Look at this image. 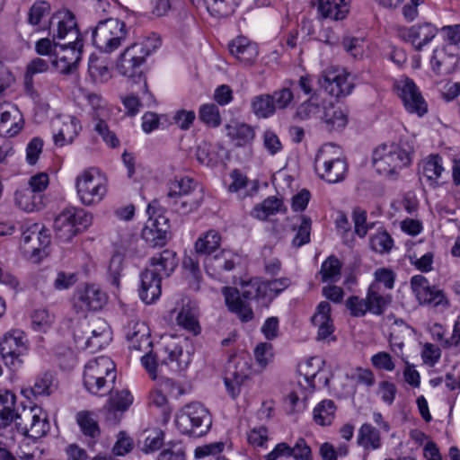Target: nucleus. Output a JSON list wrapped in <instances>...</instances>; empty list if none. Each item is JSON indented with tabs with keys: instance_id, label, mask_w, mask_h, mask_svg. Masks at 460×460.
Segmentation results:
<instances>
[{
	"instance_id": "61",
	"label": "nucleus",
	"mask_w": 460,
	"mask_h": 460,
	"mask_svg": "<svg viewBox=\"0 0 460 460\" xmlns=\"http://www.w3.org/2000/svg\"><path fill=\"white\" fill-rule=\"evenodd\" d=\"M50 13V4L46 1L35 2L29 10L28 22L31 25H39L41 20Z\"/></svg>"
},
{
	"instance_id": "47",
	"label": "nucleus",
	"mask_w": 460,
	"mask_h": 460,
	"mask_svg": "<svg viewBox=\"0 0 460 460\" xmlns=\"http://www.w3.org/2000/svg\"><path fill=\"white\" fill-rule=\"evenodd\" d=\"M220 242L219 234L215 230H209L196 241L195 250L199 254L209 255L219 247Z\"/></svg>"
},
{
	"instance_id": "3",
	"label": "nucleus",
	"mask_w": 460,
	"mask_h": 460,
	"mask_svg": "<svg viewBox=\"0 0 460 460\" xmlns=\"http://www.w3.org/2000/svg\"><path fill=\"white\" fill-rule=\"evenodd\" d=\"M178 265L176 253L164 250L150 259V266L140 275L141 286L139 296L146 304H151L161 295V279L169 277Z\"/></svg>"
},
{
	"instance_id": "34",
	"label": "nucleus",
	"mask_w": 460,
	"mask_h": 460,
	"mask_svg": "<svg viewBox=\"0 0 460 460\" xmlns=\"http://www.w3.org/2000/svg\"><path fill=\"white\" fill-rule=\"evenodd\" d=\"M312 2L317 4L318 12L323 18L342 20L349 11L350 0H313Z\"/></svg>"
},
{
	"instance_id": "29",
	"label": "nucleus",
	"mask_w": 460,
	"mask_h": 460,
	"mask_svg": "<svg viewBox=\"0 0 460 460\" xmlns=\"http://www.w3.org/2000/svg\"><path fill=\"white\" fill-rule=\"evenodd\" d=\"M240 262V257L229 250H222L220 252L209 256L205 261L207 271L212 275L221 274L223 271L234 270Z\"/></svg>"
},
{
	"instance_id": "55",
	"label": "nucleus",
	"mask_w": 460,
	"mask_h": 460,
	"mask_svg": "<svg viewBox=\"0 0 460 460\" xmlns=\"http://www.w3.org/2000/svg\"><path fill=\"white\" fill-rule=\"evenodd\" d=\"M341 264L335 256H330L321 266V275L323 282L337 281L341 277Z\"/></svg>"
},
{
	"instance_id": "58",
	"label": "nucleus",
	"mask_w": 460,
	"mask_h": 460,
	"mask_svg": "<svg viewBox=\"0 0 460 460\" xmlns=\"http://www.w3.org/2000/svg\"><path fill=\"white\" fill-rule=\"evenodd\" d=\"M55 321L54 314L45 308L35 310L31 314V323L34 330L47 332Z\"/></svg>"
},
{
	"instance_id": "27",
	"label": "nucleus",
	"mask_w": 460,
	"mask_h": 460,
	"mask_svg": "<svg viewBox=\"0 0 460 460\" xmlns=\"http://www.w3.org/2000/svg\"><path fill=\"white\" fill-rule=\"evenodd\" d=\"M456 51L452 49V47L434 50L431 66L437 75H446L455 71L459 63V58Z\"/></svg>"
},
{
	"instance_id": "42",
	"label": "nucleus",
	"mask_w": 460,
	"mask_h": 460,
	"mask_svg": "<svg viewBox=\"0 0 460 460\" xmlns=\"http://www.w3.org/2000/svg\"><path fill=\"white\" fill-rule=\"evenodd\" d=\"M203 191L199 189L189 197H178L172 202L173 210L180 215H188L196 211L203 201Z\"/></svg>"
},
{
	"instance_id": "8",
	"label": "nucleus",
	"mask_w": 460,
	"mask_h": 460,
	"mask_svg": "<svg viewBox=\"0 0 460 460\" xmlns=\"http://www.w3.org/2000/svg\"><path fill=\"white\" fill-rule=\"evenodd\" d=\"M93 223L91 213L76 208H65L54 221L57 238L70 242L77 234L87 229Z\"/></svg>"
},
{
	"instance_id": "45",
	"label": "nucleus",
	"mask_w": 460,
	"mask_h": 460,
	"mask_svg": "<svg viewBox=\"0 0 460 460\" xmlns=\"http://www.w3.org/2000/svg\"><path fill=\"white\" fill-rule=\"evenodd\" d=\"M44 232L43 226L39 224H31L27 228L22 230V234L21 238V249L23 253H31L38 251V252L41 250L36 248V245H31V241H39L40 239V234ZM43 252L41 251V253Z\"/></svg>"
},
{
	"instance_id": "50",
	"label": "nucleus",
	"mask_w": 460,
	"mask_h": 460,
	"mask_svg": "<svg viewBox=\"0 0 460 460\" xmlns=\"http://www.w3.org/2000/svg\"><path fill=\"white\" fill-rule=\"evenodd\" d=\"M76 422L84 435L96 438L100 435V429L94 414L91 411H82L76 414Z\"/></svg>"
},
{
	"instance_id": "10",
	"label": "nucleus",
	"mask_w": 460,
	"mask_h": 460,
	"mask_svg": "<svg viewBox=\"0 0 460 460\" xmlns=\"http://www.w3.org/2000/svg\"><path fill=\"white\" fill-rule=\"evenodd\" d=\"M75 187L80 200L86 206L99 203L107 191L104 180L94 169L85 170L78 175Z\"/></svg>"
},
{
	"instance_id": "28",
	"label": "nucleus",
	"mask_w": 460,
	"mask_h": 460,
	"mask_svg": "<svg viewBox=\"0 0 460 460\" xmlns=\"http://www.w3.org/2000/svg\"><path fill=\"white\" fill-rule=\"evenodd\" d=\"M199 306L196 302L183 299L182 305L176 316L179 326L191 332L193 335L200 333L201 328L199 323Z\"/></svg>"
},
{
	"instance_id": "24",
	"label": "nucleus",
	"mask_w": 460,
	"mask_h": 460,
	"mask_svg": "<svg viewBox=\"0 0 460 460\" xmlns=\"http://www.w3.org/2000/svg\"><path fill=\"white\" fill-rule=\"evenodd\" d=\"M411 287L420 303L434 305L447 304L444 293L436 287H430L428 279L422 275L413 276L411 279Z\"/></svg>"
},
{
	"instance_id": "14",
	"label": "nucleus",
	"mask_w": 460,
	"mask_h": 460,
	"mask_svg": "<svg viewBox=\"0 0 460 460\" xmlns=\"http://www.w3.org/2000/svg\"><path fill=\"white\" fill-rule=\"evenodd\" d=\"M396 88L407 111L415 113L419 117L427 113V102L412 80L402 79L396 83Z\"/></svg>"
},
{
	"instance_id": "56",
	"label": "nucleus",
	"mask_w": 460,
	"mask_h": 460,
	"mask_svg": "<svg viewBox=\"0 0 460 460\" xmlns=\"http://www.w3.org/2000/svg\"><path fill=\"white\" fill-rule=\"evenodd\" d=\"M199 118L203 123L212 128H217L221 123L219 110L217 106L213 103H207L200 106Z\"/></svg>"
},
{
	"instance_id": "15",
	"label": "nucleus",
	"mask_w": 460,
	"mask_h": 460,
	"mask_svg": "<svg viewBox=\"0 0 460 460\" xmlns=\"http://www.w3.org/2000/svg\"><path fill=\"white\" fill-rule=\"evenodd\" d=\"M77 342L82 341L84 347L93 351L101 349L111 341V330L104 319L96 318L91 326H85L83 335L75 332Z\"/></svg>"
},
{
	"instance_id": "21",
	"label": "nucleus",
	"mask_w": 460,
	"mask_h": 460,
	"mask_svg": "<svg viewBox=\"0 0 460 460\" xmlns=\"http://www.w3.org/2000/svg\"><path fill=\"white\" fill-rule=\"evenodd\" d=\"M250 372V366L244 359L234 357L228 361L224 382L233 398L240 394V386L248 378Z\"/></svg>"
},
{
	"instance_id": "39",
	"label": "nucleus",
	"mask_w": 460,
	"mask_h": 460,
	"mask_svg": "<svg viewBox=\"0 0 460 460\" xmlns=\"http://www.w3.org/2000/svg\"><path fill=\"white\" fill-rule=\"evenodd\" d=\"M357 444L367 452L380 448L382 443L379 430L369 423H364L358 431Z\"/></svg>"
},
{
	"instance_id": "4",
	"label": "nucleus",
	"mask_w": 460,
	"mask_h": 460,
	"mask_svg": "<svg viewBox=\"0 0 460 460\" xmlns=\"http://www.w3.org/2000/svg\"><path fill=\"white\" fill-rule=\"evenodd\" d=\"M415 145L412 138H402L398 143L384 144L373 154V164L380 174L396 175L409 166L413 159Z\"/></svg>"
},
{
	"instance_id": "64",
	"label": "nucleus",
	"mask_w": 460,
	"mask_h": 460,
	"mask_svg": "<svg viewBox=\"0 0 460 460\" xmlns=\"http://www.w3.org/2000/svg\"><path fill=\"white\" fill-rule=\"evenodd\" d=\"M150 404L161 408L164 415V420L166 422L171 415L172 410L167 405V396L161 390L156 388L150 394Z\"/></svg>"
},
{
	"instance_id": "43",
	"label": "nucleus",
	"mask_w": 460,
	"mask_h": 460,
	"mask_svg": "<svg viewBox=\"0 0 460 460\" xmlns=\"http://www.w3.org/2000/svg\"><path fill=\"white\" fill-rule=\"evenodd\" d=\"M242 0H205L207 9L213 16L227 17L234 13Z\"/></svg>"
},
{
	"instance_id": "5",
	"label": "nucleus",
	"mask_w": 460,
	"mask_h": 460,
	"mask_svg": "<svg viewBox=\"0 0 460 460\" xmlns=\"http://www.w3.org/2000/svg\"><path fill=\"white\" fill-rule=\"evenodd\" d=\"M116 367L113 361L106 356L90 359L84 366L83 383L84 388L93 395L104 396L112 391L116 380Z\"/></svg>"
},
{
	"instance_id": "6",
	"label": "nucleus",
	"mask_w": 460,
	"mask_h": 460,
	"mask_svg": "<svg viewBox=\"0 0 460 460\" xmlns=\"http://www.w3.org/2000/svg\"><path fill=\"white\" fill-rule=\"evenodd\" d=\"M316 174L329 183L342 181L348 172V164L341 155L340 148L333 144L323 145L314 158Z\"/></svg>"
},
{
	"instance_id": "7",
	"label": "nucleus",
	"mask_w": 460,
	"mask_h": 460,
	"mask_svg": "<svg viewBox=\"0 0 460 460\" xmlns=\"http://www.w3.org/2000/svg\"><path fill=\"white\" fill-rule=\"evenodd\" d=\"M175 425L182 434L201 437L209 430L212 418L202 404L192 402L183 407L176 414Z\"/></svg>"
},
{
	"instance_id": "57",
	"label": "nucleus",
	"mask_w": 460,
	"mask_h": 460,
	"mask_svg": "<svg viewBox=\"0 0 460 460\" xmlns=\"http://www.w3.org/2000/svg\"><path fill=\"white\" fill-rule=\"evenodd\" d=\"M295 85V82L288 80L286 85L279 90L275 91L271 96L274 101L276 108L284 110L289 106L294 100V93L291 87Z\"/></svg>"
},
{
	"instance_id": "46",
	"label": "nucleus",
	"mask_w": 460,
	"mask_h": 460,
	"mask_svg": "<svg viewBox=\"0 0 460 460\" xmlns=\"http://www.w3.org/2000/svg\"><path fill=\"white\" fill-rule=\"evenodd\" d=\"M336 406L332 400H323L314 410V420L321 426L331 425L334 420Z\"/></svg>"
},
{
	"instance_id": "32",
	"label": "nucleus",
	"mask_w": 460,
	"mask_h": 460,
	"mask_svg": "<svg viewBox=\"0 0 460 460\" xmlns=\"http://www.w3.org/2000/svg\"><path fill=\"white\" fill-rule=\"evenodd\" d=\"M126 338L129 347L136 350H146L152 344L149 330L144 323H129L126 327Z\"/></svg>"
},
{
	"instance_id": "60",
	"label": "nucleus",
	"mask_w": 460,
	"mask_h": 460,
	"mask_svg": "<svg viewBox=\"0 0 460 460\" xmlns=\"http://www.w3.org/2000/svg\"><path fill=\"white\" fill-rule=\"evenodd\" d=\"M394 245V240L390 234L385 232H378L370 237V247L378 253H387Z\"/></svg>"
},
{
	"instance_id": "16",
	"label": "nucleus",
	"mask_w": 460,
	"mask_h": 460,
	"mask_svg": "<svg viewBox=\"0 0 460 460\" xmlns=\"http://www.w3.org/2000/svg\"><path fill=\"white\" fill-rule=\"evenodd\" d=\"M146 59L142 49L132 44L120 54L117 69L123 76L130 79H141L143 75L142 66Z\"/></svg>"
},
{
	"instance_id": "17",
	"label": "nucleus",
	"mask_w": 460,
	"mask_h": 460,
	"mask_svg": "<svg viewBox=\"0 0 460 460\" xmlns=\"http://www.w3.org/2000/svg\"><path fill=\"white\" fill-rule=\"evenodd\" d=\"M49 30L53 39L68 40H82L79 34L75 15L69 10L58 11L49 21Z\"/></svg>"
},
{
	"instance_id": "36",
	"label": "nucleus",
	"mask_w": 460,
	"mask_h": 460,
	"mask_svg": "<svg viewBox=\"0 0 460 460\" xmlns=\"http://www.w3.org/2000/svg\"><path fill=\"white\" fill-rule=\"evenodd\" d=\"M14 202L19 208L25 212L39 211L45 206L44 198L27 187L15 191Z\"/></svg>"
},
{
	"instance_id": "12",
	"label": "nucleus",
	"mask_w": 460,
	"mask_h": 460,
	"mask_svg": "<svg viewBox=\"0 0 460 460\" xmlns=\"http://www.w3.org/2000/svg\"><path fill=\"white\" fill-rule=\"evenodd\" d=\"M319 85L330 95L341 98L351 93L354 83L349 73L340 67H330L318 77Z\"/></svg>"
},
{
	"instance_id": "38",
	"label": "nucleus",
	"mask_w": 460,
	"mask_h": 460,
	"mask_svg": "<svg viewBox=\"0 0 460 460\" xmlns=\"http://www.w3.org/2000/svg\"><path fill=\"white\" fill-rule=\"evenodd\" d=\"M81 126L75 117H66L61 124V127L54 134V142L57 146H63L66 144L71 143L77 136Z\"/></svg>"
},
{
	"instance_id": "53",
	"label": "nucleus",
	"mask_w": 460,
	"mask_h": 460,
	"mask_svg": "<svg viewBox=\"0 0 460 460\" xmlns=\"http://www.w3.org/2000/svg\"><path fill=\"white\" fill-rule=\"evenodd\" d=\"M56 389L53 375L44 373L38 376L31 388V394L35 396H49Z\"/></svg>"
},
{
	"instance_id": "25",
	"label": "nucleus",
	"mask_w": 460,
	"mask_h": 460,
	"mask_svg": "<svg viewBox=\"0 0 460 460\" xmlns=\"http://www.w3.org/2000/svg\"><path fill=\"white\" fill-rule=\"evenodd\" d=\"M229 51L243 66H252L259 55L258 46L244 36L233 40L229 45Z\"/></svg>"
},
{
	"instance_id": "33",
	"label": "nucleus",
	"mask_w": 460,
	"mask_h": 460,
	"mask_svg": "<svg viewBox=\"0 0 460 460\" xmlns=\"http://www.w3.org/2000/svg\"><path fill=\"white\" fill-rule=\"evenodd\" d=\"M313 324L318 328L317 340L323 341L328 338L334 331L331 318V305L326 301H322L316 308L315 314L311 319Z\"/></svg>"
},
{
	"instance_id": "1",
	"label": "nucleus",
	"mask_w": 460,
	"mask_h": 460,
	"mask_svg": "<svg viewBox=\"0 0 460 460\" xmlns=\"http://www.w3.org/2000/svg\"><path fill=\"white\" fill-rule=\"evenodd\" d=\"M14 421L21 434L32 439L48 434L50 424L47 412L37 405L16 408V395L11 391H0V429Z\"/></svg>"
},
{
	"instance_id": "18",
	"label": "nucleus",
	"mask_w": 460,
	"mask_h": 460,
	"mask_svg": "<svg viewBox=\"0 0 460 460\" xmlns=\"http://www.w3.org/2000/svg\"><path fill=\"white\" fill-rule=\"evenodd\" d=\"M222 294L228 310L236 314L242 323H248L253 320L254 313L250 305V301L258 300V298H245L243 296V288L240 293L237 288L232 287H224Z\"/></svg>"
},
{
	"instance_id": "9",
	"label": "nucleus",
	"mask_w": 460,
	"mask_h": 460,
	"mask_svg": "<svg viewBox=\"0 0 460 460\" xmlns=\"http://www.w3.org/2000/svg\"><path fill=\"white\" fill-rule=\"evenodd\" d=\"M126 24L115 18L100 21L92 33L93 44L102 52L111 53L127 38Z\"/></svg>"
},
{
	"instance_id": "23",
	"label": "nucleus",
	"mask_w": 460,
	"mask_h": 460,
	"mask_svg": "<svg viewBox=\"0 0 460 460\" xmlns=\"http://www.w3.org/2000/svg\"><path fill=\"white\" fill-rule=\"evenodd\" d=\"M75 306L82 311L101 310L108 301L107 294L95 285H85L74 296Z\"/></svg>"
},
{
	"instance_id": "52",
	"label": "nucleus",
	"mask_w": 460,
	"mask_h": 460,
	"mask_svg": "<svg viewBox=\"0 0 460 460\" xmlns=\"http://www.w3.org/2000/svg\"><path fill=\"white\" fill-rule=\"evenodd\" d=\"M110 398L107 402L110 410L126 411L133 402V396L128 390H114L112 385V391L109 392Z\"/></svg>"
},
{
	"instance_id": "35",
	"label": "nucleus",
	"mask_w": 460,
	"mask_h": 460,
	"mask_svg": "<svg viewBox=\"0 0 460 460\" xmlns=\"http://www.w3.org/2000/svg\"><path fill=\"white\" fill-rule=\"evenodd\" d=\"M23 128V119L16 107L5 111L0 117V136L12 137L16 136Z\"/></svg>"
},
{
	"instance_id": "22",
	"label": "nucleus",
	"mask_w": 460,
	"mask_h": 460,
	"mask_svg": "<svg viewBox=\"0 0 460 460\" xmlns=\"http://www.w3.org/2000/svg\"><path fill=\"white\" fill-rule=\"evenodd\" d=\"M49 69V63L40 58H35L31 59L26 66V71L23 78V86L25 93L37 104H39L42 110L48 111L49 109V105L48 102H44L34 87V75L38 74H43L48 72Z\"/></svg>"
},
{
	"instance_id": "49",
	"label": "nucleus",
	"mask_w": 460,
	"mask_h": 460,
	"mask_svg": "<svg viewBox=\"0 0 460 460\" xmlns=\"http://www.w3.org/2000/svg\"><path fill=\"white\" fill-rule=\"evenodd\" d=\"M286 208L281 199L277 197H269L254 208V216L261 220L278 212L285 211Z\"/></svg>"
},
{
	"instance_id": "44",
	"label": "nucleus",
	"mask_w": 460,
	"mask_h": 460,
	"mask_svg": "<svg viewBox=\"0 0 460 460\" xmlns=\"http://www.w3.org/2000/svg\"><path fill=\"white\" fill-rule=\"evenodd\" d=\"M252 110L258 118H269L276 111L271 94H260L252 100Z\"/></svg>"
},
{
	"instance_id": "2",
	"label": "nucleus",
	"mask_w": 460,
	"mask_h": 460,
	"mask_svg": "<svg viewBox=\"0 0 460 460\" xmlns=\"http://www.w3.org/2000/svg\"><path fill=\"white\" fill-rule=\"evenodd\" d=\"M191 359L190 353L184 350L182 342L174 336H168L162 340L155 352H150L142 357L141 362L149 376L155 380L158 378V368L167 366L172 371L185 370Z\"/></svg>"
},
{
	"instance_id": "54",
	"label": "nucleus",
	"mask_w": 460,
	"mask_h": 460,
	"mask_svg": "<svg viewBox=\"0 0 460 460\" xmlns=\"http://www.w3.org/2000/svg\"><path fill=\"white\" fill-rule=\"evenodd\" d=\"M88 72L92 79L96 83L107 82L111 77V72L104 61L91 57L88 65Z\"/></svg>"
},
{
	"instance_id": "20",
	"label": "nucleus",
	"mask_w": 460,
	"mask_h": 460,
	"mask_svg": "<svg viewBox=\"0 0 460 460\" xmlns=\"http://www.w3.org/2000/svg\"><path fill=\"white\" fill-rule=\"evenodd\" d=\"M59 48L63 54L52 60V64L56 66L58 71L63 75H70L74 73L83 52L82 40H68L66 43L60 44Z\"/></svg>"
},
{
	"instance_id": "31",
	"label": "nucleus",
	"mask_w": 460,
	"mask_h": 460,
	"mask_svg": "<svg viewBox=\"0 0 460 460\" xmlns=\"http://www.w3.org/2000/svg\"><path fill=\"white\" fill-rule=\"evenodd\" d=\"M326 102L327 101L322 100L320 96L314 93L296 107L294 118L299 120H320Z\"/></svg>"
},
{
	"instance_id": "63",
	"label": "nucleus",
	"mask_w": 460,
	"mask_h": 460,
	"mask_svg": "<svg viewBox=\"0 0 460 460\" xmlns=\"http://www.w3.org/2000/svg\"><path fill=\"white\" fill-rule=\"evenodd\" d=\"M155 381L157 388L170 396L177 398L183 394V390L181 385L172 378L158 376V378L155 379Z\"/></svg>"
},
{
	"instance_id": "26",
	"label": "nucleus",
	"mask_w": 460,
	"mask_h": 460,
	"mask_svg": "<svg viewBox=\"0 0 460 460\" xmlns=\"http://www.w3.org/2000/svg\"><path fill=\"white\" fill-rule=\"evenodd\" d=\"M168 229L169 225L164 217H150L142 230V237L153 247L163 246L167 240Z\"/></svg>"
},
{
	"instance_id": "13",
	"label": "nucleus",
	"mask_w": 460,
	"mask_h": 460,
	"mask_svg": "<svg viewBox=\"0 0 460 460\" xmlns=\"http://www.w3.org/2000/svg\"><path fill=\"white\" fill-rule=\"evenodd\" d=\"M288 278H280L273 280L261 281L252 279L243 285V296L245 298H258L263 303L270 302L275 296L290 286Z\"/></svg>"
},
{
	"instance_id": "51",
	"label": "nucleus",
	"mask_w": 460,
	"mask_h": 460,
	"mask_svg": "<svg viewBox=\"0 0 460 460\" xmlns=\"http://www.w3.org/2000/svg\"><path fill=\"white\" fill-rule=\"evenodd\" d=\"M410 334V327L402 320H395L390 333V346L393 351L398 354L397 349L402 350L404 346V339Z\"/></svg>"
},
{
	"instance_id": "30",
	"label": "nucleus",
	"mask_w": 460,
	"mask_h": 460,
	"mask_svg": "<svg viewBox=\"0 0 460 460\" xmlns=\"http://www.w3.org/2000/svg\"><path fill=\"white\" fill-rule=\"evenodd\" d=\"M320 121L324 124L326 130L339 131L347 126L348 113L341 107L326 102Z\"/></svg>"
},
{
	"instance_id": "37",
	"label": "nucleus",
	"mask_w": 460,
	"mask_h": 460,
	"mask_svg": "<svg viewBox=\"0 0 460 460\" xmlns=\"http://www.w3.org/2000/svg\"><path fill=\"white\" fill-rule=\"evenodd\" d=\"M199 183L189 176L174 177L168 183V198L189 197L197 192Z\"/></svg>"
},
{
	"instance_id": "48",
	"label": "nucleus",
	"mask_w": 460,
	"mask_h": 460,
	"mask_svg": "<svg viewBox=\"0 0 460 460\" xmlns=\"http://www.w3.org/2000/svg\"><path fill=\"white\" fill-rule=\"evenodd\" d=\"M443 171L442 158L438 155H429L422 164L421 173L430 184L438 183Z\"/></svg>"
},
{
	"instance_id": "40",
	"label": "nucleus",
	"mask_w": 460,
	"mask_h": 460,
	"mask_svg": "<svg viewBox=\"0 0 460 460\" xmlns=\"http://www.w3.org/2000/svg\"><path fill=\"white\" fill-rule=\"evenodd\" d=\"M367 302L368 311L374 314L379 315L384 313L387 305L391 303L390 295H383L380 292V287L377 283H372L367 290Z\"/></svg>"
},
{
	"instance_id": "59",
	"label": "nucleus",
	"mask_w": 460,
	"mask_h": 460,
	"mask_svg": "<svg viewBox=\"0 0 460 460\" xmlns=\"http://www.w3.org/2000/svg\"><path fill=\"white\" fill-rule=\"evenodd\" d=\"M123 256L119 253H116L111 258L108 266V279L117 289L120 285L119 279L123 270Z\"/></svg>"
},
{
	"instance_id": "19",
	"label": "nucleus",
	"mask_w": 460,
	"mask_h": 460,
	"mask_svg": "<svg viewBox=\"0 0 460 460\" xmlns=\"http://www.w3.org/2000/svg\"><path fill=\"white\" fill-rule=\"evenodd\" d=\"M438 29L430 22L417 23L411 27L399 29V37L412 45L416 51H420L437 35Z\"/></svg>"
},
{
	"instance_id": "41",
	"label": "nucleus",
	"mask_w": 460,
	"mask_h": 460,
	"mask_svg": "<svg viewBox=\"0 0 460 460\" xmlns=\"http://www.w3.org/2000/svg\"><path fill=\"white\" fill-rule=\"evenodd\" d=\"M226 129L228 137L239 146L251 143L255 136L253 128L245 123L233 122L226 125Z\"/></svg>"
},
{
	"instance_id": "62",
	"label": "nucleus",
	"mask_w": 460,
	"mask_h": 460,
	"mask_svg": "<svg viewBox=\"0 0 460 460\" xmlns=\"http://www.w3.org/2000/svg\"><path fill=\"white\" fill-rule=\"evenodd\" d=\"M109 118H96V123L94 125V130L102 137L103 141L111 147L119 146V141L117 138L114 132L111 131L106 119Z\"/></svg>"
},
{
	"instance_id": "11",
	"label": "nucleus",
	"mask_w": 460,
	"mask_h": 460,
	"mask_svg": "<svg viewBox=\"0 0 460 460\" xmlns=\"http://www.w3.org/2000/svg\"><path fill=\"white\" fill-rule=\"evenodd\" d=\"M29 341L25 332L20 329L6 332L0 341V354L6 365L17 367L22 363V357L27 354Z\"/></svg>"
}]
</instances>
